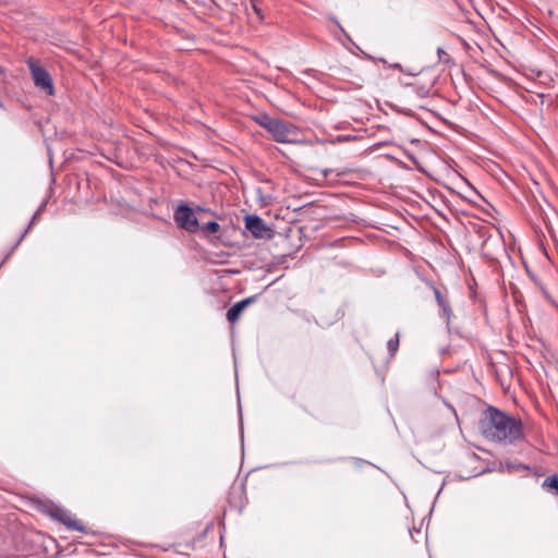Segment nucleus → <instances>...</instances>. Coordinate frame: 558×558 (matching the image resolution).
<instances>
[{
    "mask_svg": "<svg viewBox=\"0 0 558 558\" xmlns=\"http://www.w3.org/2000/svg\"><path fill=\"white\" fill-rule=\"evenodd\" d=\"M480 427L486 438L496 441L513 442L523 435L520 421L493 407L487 409Z\"/></svg>",
    "mask_w": 558,
    "mask_h": 558,
    "instance_id": "1",
    "label": "nucleus"
},
{
    "mask_svg": "<svg viewBox=\"0 0 558 558\" xmlns=\"http://www.w3.org/2000/svg\"><path fill=\"white\" fill-rule=\"evenodd\" d=\"M27 64L36 87L43 89L49 96L53 95L54 86L50 74L32 59L27 61Z\"/></svg>",
    "mask_w": 558,
    "mask_h": 558,
    "instance_id": "2",
    "label": "nucleus"
},
{
    "mask_svg": "<svg viewBox=\"0 0 558 558\" xmlns=\"http://www.w3.org/2000/svg\"><path fill=\"white\" fill-rule=\"evenodd\" d=\"M266 130L271 134L272 138L279 143L294 142L295 131L280 120L268 121Z\"/></svg>",
    "mask_w": 558,
    "mask_h": 558,
    "instance_id": "3",
    "label": "nucleus"
},
{
    "mask_svg": "<svg viewBox=\"0 0 558 558\" xmlns=\"http://www.w3.org/2000/svg\"><path fill=\"white\" fill-rule=\"evenodd\" d=\"M174 220L178 226L189 232L198 230V221L193 210L186 205H180L174 211Z\"/></svg>",
    "mask_w": 558,
    "mask_h": 558,
    "instance_id": "4",
    "label": "nucleus"
},
{
    "mask_svg": "<svg viewBox=\"0 0 558 558\" xmlns=\"http://www.w3.org/2000/svg\"><path fill=\"white\" fill-rule=\"evenodd\" d=\"M245 228L256 239L269 238L271 233V229L268 228L264 220L256 215H247L245 217Z\"/></svg>",
    "mask_w": 558,
    "mask_h": 558,
    "instance_id": "5",
    "label": "nucleus"
},
{
    "mask_svg": "<svg viewBox=\"0 0 558 558\" xmlns=\"http://www.w3.org/2000/svg\"><path fill=\"white\" fill-rule=\"evenodd\" d=\"M52 517L63 523L68 529L75 531H84V526L72 514L64 509H56Z\"/></svg>",
    "mask_w": 558,
    "mask_h": 558,
    "instance_id": "6",
    "label": "nucleus"
},
{
    "mask_svg": "<svg viewBox=\"0 0 558 558\" xmlns=\"http://www.w3.org/2000/svg\"><path fill=\"white\" fill-rule=\"evenodd\" d=\"M255 301V298L254 296H250V298H246V299H243L239 302H236L234 305H232L228 312H227V319L233 324L235 323L241 314L243 313V311L250 305L252 304L253 302Z\"/></svg>",
    "mask_w": 558,
    "mask_h": 558,
    "instance_id": "7",
    "label": "nucleus"
},
{
    "mask_svg": "<svg viewBox=\"0 0 558 558\" xmlns=\"http://www.w3.org/2000/svg\"><path fill=\"white\" fill-rule=\"evenodd\" d=\"M434 293H435V298H436V301L439 305V307L441 308L442 311V315L449 319L450 315H451V308L449 306V303L447 302V300L442 296L441 292L437 289V288H434Z\"/></svg>",
    "mask_w": 558,
    "mask_h": 558,
    "instance_id": "8",
    "label": "nucleus"
},
{
    "mask_svg": "<svg viewBox=\"0 0 558 558\" xmlns=\"http://www.w3.org/2000/svg\"><path fill=\"white\" fill-rule=\"evenodd\" d=\"M202 229L206 232H209V233H216L219 231L220 229V226L218 222L216 221H208L207 223H205Z\"/></svg>",
    "mask_w": 558,
    "mask_h": 558,
    "instance_id": "9",
    "label": "nucleus"
},
{
    "mask_svg": "<svg viewBox=\"0 0 558 558\" xmlns=\"http://www.w3.org/2000/svg\"><path fill=\"white\" fill-rule=\"evenodd\" d=\"M388 350L393 355L399 348V335L397 333L395 338L390 339L387 343Z\"/></svg>",
    "mask_w": 558,
    "mask_h": 558,
    "instance_id": "10",
    "label": "nucleus"
},
{
    "mask_svg": "<svg viewBox=\"0 0 558 558\" xmlns=\"http://www.w3.org/2000/svg\"><path fill=\"white\" fill-rule=\"evenodd\" d=\"M437 56H438V61L441 63L448 64L451 62L450 56L442 48L437 49Z\"/></svg>",
    "mask_w": 558,
    "mask_h": 558,
    "instance_id": "11",
    "label": "nucleus"
},
{
    "mask_svg": "<svg viewBox=\"0 0 558 558\" xmlns=\"http://www.w3.org/2000/svg\"><path fill=\"white\" fill-rule=\"evenodd\" d=\"M253 11L256 13L257 19L263 20L262 9L259 7V0H250Z\"/></svg>",
    "mask_w": 558,
    "mask_h": 558,
    "instance_id": "12",
    "label": "nucleus"
},
{
    "mask_svg": "<svg viewBox=\"0 0 558 558\" xmlns=\"http://www.w3.org/2000/svg\"><path fill=\"white\" fill-rule=\"evenodd\" d=\"M268 121H275L274 118H270V117H267V116H263L260 118L257 119V122L259 123V125H262L264 129H266V124Z\"/></svg>",
    "mask_w": 558,
    "mask_h": 558,
    "instance_id": "13",
    "label": "nucleus"
}]
</instances>
